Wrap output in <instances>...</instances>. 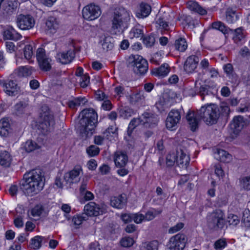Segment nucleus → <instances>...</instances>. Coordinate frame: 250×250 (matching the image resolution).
Listing matches in <instances>:
<instances>
[{"instance_id":"f257e3e1","label":"nucleus","mask_w":250,"mask_h":250,"mask_svg":"<svg viewBox=\"0 0 250 250\" xmlns=\"http://www.w3.org/2000/svg\"><path fill=\"white\" fill-rule=\"evenodd\" d=\"M220 112L216 104H211L202 106L196 113L189 111L186 116L191 130L194 131L198 127L197 117L202 119L207 125H213L217 123Z\"/></svg>"},{"instance_id":"f03ea898","label":"nucleus","mask_w":250,"mask_h":250,"mask_svg":"<svg viewBox=\"0 0 250 250\" xmlns=\"http://www.w3.org/2000/svg\"><path fill=\"white\" fill-rule=\"evenodd\" d=\"M45 178L42 171L35 169L25 173L21 181L20 188L28 196H33L38 194L43 188Z\"/></svg>"},{"instance_id":"7ed1b4c3","label":"nucleus","mask_w":250,"mask_h":250,"mask_svg":"<svg viewBox=\"0 0 250 250\" xmlns=\"http://www.w3.org/2000/svg\"><path fill=\"white\" fill-rule=\"evenodd\" d=\"M81 118L77 124L76 128L77 131L82 138L85 139L90 137L98 123L97 113L92 108L85 109L80 114Z\"/></svg>"},{"instance_id":"20e7f679","label":"nucleus","mask_w":250,"mask_h":250,"mask_svg":"<svg viewBox=\"0 0 250 250\" xmlns=\"http://www.w3.org/2000/svg\"><path fill=\"white\" fill-rule=\"evenodd\" d=\"M130 15L124 8L115 9L112 21V30L115 34L123 32L128 26Z\"/></svg>"},{"instance_id":"39448f33","label":"nucleus","mask_w":250,"mask_h":250,"mask_svg":"<svg viewBox=\"0 0 250 250\" xmlns=\"http://www.w3.org/2000/svg\"><path fill=\"white\" fill-rule=\"evenodd\" d=\"M54 125L55 120L52 112L47 106H42L40 120L37 125L38 129L43 135H46L51 131Z\"/></svg>"},{"instance_id":"423d86ee","label":"nucleus","mask_w":250,"mask_h":250,"mask_svg":"<svg viewBox=\"0 0 250 250\" xmlns=\"http://www.w3.org/2000/svg\"><path fill=\"white\" fill-rule=\"evenodd\" d=\"M207 225L210 229H221L224 226V214L221 210H216L212 212L207 216Z\"/></svg>"},{"instance_id":"0eeeda50","label":"nucleus","mask_w":250,"mask_h":250,"mask_svg":"<svg viewBox=\"0 0 250 250\" xmlns=\"http://www.w3.org/2000/svg\"><path fill=\"white\" fill-rule=\"evenodd\" d=\"M187 241L186 236L183 233H178L172 236L167 245L169 250H183Z\"/></svg>"},{"instance_id":"6e6552de","label":"nucleus","mask_w":250,"mask_h":250,"mask_svg":"<svg viewBox=\"0 0 250 250\" xmlns=\"http://www.w3.org/2000/svg\"><path fill=\"white\" fill-rule=\"evenodd\" d=\"M101 13L100 7L94 4L86 5L82 10L83 17L87 21H93L97 19Z\"/></svg>"},{"instance_id":"1a4fd4ad","label":"nucleus","mask_w":250,"mask_h":250,"mask_svg":"<svg viewBox=\"0 0 250 250\" xmlns=\"http://www.w3.org/2000/svg\"><path fill=\"white\" fill-rule=\"evenodd\" d=\"M134 72L137 74L144 75L148 70V63L146 60L139 55H135L131 62Z\"/></svg>"},{"instance_id":"9d476101","label":"nucleus","mask_w":250,"mask_h":250,"mask_svg":"<svg viewBox=\"0 0 250 250\" xmlns=\"http://www.w3.org/2000/svg\"><path fill=\"white\" fill-rule=\"evenodd\" d=\"M158 122L159 118L156 114L146 112L141 116V125L145 127L154 128L157 125Z\"/></svg>"},{"instance_id":"9b49d317","label":"nucleus","mask_w":250,"mask_h":250,"mask_svg":"<svg viewBox=\"0 0 250 250\" xmlns=\"http://www.w3.org/2000/svg\"><path fill=\"white\" fill-rule=\"evenodd\" d=\"M18 26L22 30H28L33 27L35 21L33 18L29 15L20 14L17 17Z\"/></svg>"},{"instance_id":"f8f14e48","label":"nucleus","mask_w":250,"mask_h":250,"mask_svg":"<svg viewBox=\"0 0 250 250\" xmlns=\"http://www.w3.org/2000/svg\"><path fill=\"white\" fill-rule=\"evenodd\" d=\"M36 57L40 68L44 71H49L51 69L49 59L45 54V50L39 48L37 51Z\"/></svg>"},{"instance_id":"ddd939ff","label":"nucleus","mask_w":250,"mask_h":250,"mask_svg":"<svg viewBox=\"0 0 250 250\" xmlns=\"http://www.w3.org/2000/svg\"><path fill=\"white\" fill-rule=\"evenodd\" d=\"M246 125V121L240 115L235 116L230 125L232 132L235 135L238 134Z\"/></svg>"},{"instance_id":"4468645a","label":"nucleus","mask_w":250,"mask_h":250,"mask_svg":"<svg viewBox=\"0 0 250 250\" xmlns=\"http://www.w3.org/2000/svg\"><path fill=\"white\" fill-rule=\"evenodd\" d=\"M84 214H85L87 218L88 216H97L103 214V209L100 207L99 205L95 202H90L85 205L83 209Z\"/></svg>"},{"instance_id":"2eb2a0df","label":"nucleus","mask_w":250,"mask_h":250,"mask_svg":"<svg viewBox=\"0 0 250 250\" xmlns=\"http://www.w3.org/2000/svg\"><path fill=\"white\" fill-rule=\"evenodd\" d=\"M75 57L74 49H70L65 52L57 53L56 58L57 60L62 64H67L72 61Z\"/></svg>"},{"instance_id":"dca6fc26","label":"nucleus","mask_w":250,"mask_h":250,"mask_svg":"<svg viewBox=\"0 0 250 250\" xmlns=\"http://www.w3.org/2000/svg\"><path fill=\"white\" fill-rule=\"evenodd\" d=\"M81 171H82L81 167L77 166L69 172L65 174L64 179L70 183H77L80 181L79 175Z\"/></svg>"},{"instance_id":"f3484780","label":"nucleus","mask_w":250,"mask_h":250,"mask_svg":"<svg viewBox=\"0 0 250 250\" xmlns=\"http://www.w3.org/2000/svg\"><path fill=\"white\" fill-rule=\"evenodd\" d=\"M199 58L195 55L189 56L186 60L184 66L185 71L190 73L193 72L196 68L198 62Z\"/></svg>"},{"instance_id":"a211bd4d","label":"nucleus","mask_w":250,"mask_h":250,"mask_svg":"<svg viewBox=\"0 0 250 250\" xmlns=\"http://www.w3.org/2000/svg\"><path fill=\"white\" fill-rule=\"evenodd\" d=\"M177 156H176L177 164L183 168H187L189 163V157L182 149H180V151H177Z\"/></svg>"},{"instance_id":"6ab92c4d","label":"nucleus","mask_w":250,"mask_h":250,"mask_svg":"<svg viewBox=\"0 0 250 250\" xmlns=\"http://www.w3.org/2000/svg\"><path fill=\"white\" fill-rule=\"evenodd\" d=\"M114 161L117 167H124L128 162V157L125 153L117 151L114 154Z\"/></svg>"},{"instance_id":"aec40b11","label":"nucleus","mask_w":250,"mask_h":250,"mask_svg":"<svg viewBox=\"0 0 250 250\" xmlns=\"http://www.w3.org/2000/svg\"><path fill=\"white\" fill-rule=\"evenodd\" d=\"M4 91L9 96L17 95L20 90V87L13 80H9L5 83Z\"/></svg>"},{"instance_id":"412c9836","label":"nucleus","mask_w":250,"mask_h":250,"mask_svg":"<svg viewBox=\"0 0 250 250\" xmlns=\"http://www.w3.org/2000/svg\"><path fill=\"white\" fill-rule=\"evenodd\" d=\"M151 11L150 5L146 2H142L136 12V16L139 18H144L147 17Z\"/></svg>"},{"instance_id":"4be33fe9","label":"nucleus","mask_w":250,"mask_h":250,"mask_svg":"<svg viewBox=\"0 0 250 250\" xmlns=\"http://www.w3.org/2000/svg\"><path fill=\"white\" fill-rule=\"evenodd\" d=\"M145 99L143 91H139L131 94L128 99L130 104H142L144 102Z\"/></svg>"},{"instance_id":"5701e85b","label":"nucleus","mask_w":250,"mask_h":250,"mask_svg":"<svg viewBox=\"0 0 250 250\" xmlns=\"http://www.w3.org/2000/svg\"><path fill=\"white\" fill-rule=\"evenodd\" d=\"M126 203V198L122 195L116 197H113L110 200L111 206L117 208H124L125 206Z\"/></svg>"},{"instance_id":"b1692460","label":"nucleus","mask_w":250,"mask_h":250,"mask_svg":"<svg viewBox=\"0 0 250 250\" xmlns=\"http://www.w3.org/2000/svg\"><path fill=\"white\" fill-rule=\"evenodd\" d=\"M169 71L170 67L168 64L164 63L158 68H153L151 71V73L155 76L163 77L167 75Z\"/></svg>"},{"instance_id":"393cba45","label":"nucleus","mask_w":250,"mask_h":250,"mask_svg":"<svg viewBox=\"0 0 250 250\" xmlns=\"http://www.w3.org/2000/svg\"><path fill=\"white\" fill-rule=\"evenodd\" d=\"M215 157L224 163H229L232 160V156L230 154L226 151L220 149H217Z\"/></svg>"},{"instance_id":"a878e982","label":"nucleus","mask_w":250,"mask_h":250,"mask_svg":"<svg viewBox=\"0 0 250 250\" xmlns=\"http://www.w3.org/2000/svg\"><path fill=\"white\" fill-rule=\"evenodd\" d=\"M28 105V104L26 102H19L13 106V114L17 116H20L24 114Z\"/></svg>"},{"instance_id":"bb28decb","label":"nucleus","mask_w":250,"mask_h":250,"mask_svg":"<svg viewBox=\"0 0 250 250\" xmlns=\"http://www.w3.org/2000/svg\"><path fill=\"white\" fill-rule=\"evenodd\" d=\"M118 129L115 125H110L103 132V134L106 139L112 141L118 137Z\"/></svg>"},{"instance_id":"cd10ccee","label":"nucleus","mask_w":250,"mask_h":250,"mask_svg":"<svg viewBox=\"0 0 250 250\" xmlns=\"http://www.w3.org/2000/svg\"><path fill=\"white\" fill-rule=\"evenodd\" d=\"M3 37L5 39L17 41L21 38V35L16 33L12 27L8 28L3 33Z\"/></svg>"},{"instance_id":"c85d7f7f","label":"nucleus","mask_w":250,"mask_h":250,"mask_svg":"<svg viewBox=\"0 0 250 250\" xmlns=\"http://www.w3.org/2000/svg\"><path fill=\"white\" fill-rule=\"evenodd\" d=\"M188 7L192 11L197 13L201 15H206V10L201 7L197 2L194 1H189L187 3Z\"/></svg>"},{"instance_id":"c756f323","label":"nucleus","mask_w":250,"mask_h":250,"mask_svg":"<svg viewBox=\"0 0 250 250\" xmlns=\"http://www.w3.org/2000/svg\"><path fill=\"white\" fill-rule=\"evenodd\" d=\"M11 158L10 154L6 151H0V165L4 167L10 166Z\"/></svg>"},{"instance_id":"7c9ffc66","label":"nucleus","mask_w":250,"mask_h":250,"mask_svg":"<svg viewBox=\"0 0 250 250\" xmlns=\"http://www.w3.org/2000/svg\"><path fill=\"white\" fill-rule=\"evenodd\" d=\"M155 106L159 112H162L169 108V101L163 97L160 98L159 100L156 103Z\"/></svg>"},{"instance_id":"2f4dec72","label":"nucleus","mask_w":250,"mask_h":250,"mask_svg":"<svg viewBox=\"0 0 250 250\" xmlns=\"http://www.w3.org/2000/svg\"><path fill=\"white\" fill-rule=\"evenodd\" d=\"M10 125L6 120L2 119L0 121V135L7 136L9 132Z\"/></svg>"},{"instance_id":"473e14b6","label":"nucleus","mask_w":250,"mask_h":250,"mask_svg":"<svg viewBox=\"0 0 250 250\" xmlns=\"http://www.w3.org/2000/svg\"><path fill=\"white\" fill-rule=\"evenodd\" d=\"M87 102L84 97H78L68 102V105L71 108H75L81 104L84 105Z\"/></svg>"},{"instance_id":"72a5a7b5","label":"nucleus","mask_w":250,"mask_h":250,"mask_svg":"<svg viewBox=\"0 0 250 250\" xmlns=\"http://www.w3.org/2000/svg\"><path fill=\"white\" fill-rule=\"evenodd\" d=\"M23 147L26 152H30L40 148V146L32 140H28L24 143Z\"/></svg>"},{"instance_id":"f704fd0d","label":"nucleus","mask_w":250,"mask_h":250,"mask_svg":"<svg viewBox=\"0 0 250 250\" xmlns=\"http://www.w3.org/2000/svg\"><path fill=\"white\" fill-rule=\"evenodd\" d=\"M175 48L181 51L184 52L187 48L188 44L185 39L180 38L175 41Z\"/></svg>"},{"instance_id":"c9c22d12","label":"nucleus","mask_w":250,"mask_h":250,"mask_svg":"<svg viewBox=\"0 0 250 250\" xmlns=\"http://www.w3.org/2000/svg\"><path fill=\"white\" fill-rule=\"evenodd\" d=\"M238 19V16L232 9H228L226 11V20L229 23H233Z\"/></svg>"},{"instance_id":"e433bc0d","label":"nucleus","mask_w":250,"mask_h":250,"mask_svg":"<svg viewBox=\"0 0 250 250\" xmlns=\"http://www.w3.org/2000/svg\"><path fill=\"white\" fill-rule=\"evenodd\" d=\"M15 73L20 77H26L30 75L32 73L31 69L26 66L20 67L15 71Z\"/></svg>"},{"instance_id":"4c0bfd02","label":"nucleus","mask_w":250,"mask_h":250,"mask_svg":"<svg viewBox=\"0 0 250 250\" xmlns=\"http://www.w3.org/2000/svg\"><path fill=\"white\" fill-rule=\"evenodd\" d=\"M144 35L143 30L138 27H133L129 32V37L131 39L134 38H142Z\"/></svg>"},{"instance_id":"58836bf2","label":"nucleus","mask_w":250,"mask_h":250,"mask_svg":"<svg viewBox=\"0 0 250 250\" xmlns=\"http://www.w3.org/2000/svg\"><path fill=\"white\" fill-rule=\"evenodd\" d=\"M141 125V116L138 118H133L130 122L128 129L127 134L130 136L133 129L138 125Z\"/></svg>"},{"instance_id":"ea45409f","label":"nucleus","mask_w":250,"mask_h":250,"mask_svg":"<svg viewBox=\"0 0 250 250\" xmlns=\"http://www.w3.org/2000/svg\"><path fill=\"white\" fill-rule=\"evenodd\" d=\"M46 25L50 30H56L59 26L56 19L53 17H49L46 21Z\"/></svg>"},{"instance_id":"a19ab883","label":"nucleus","mask_w":250,"mask_h":250,"mask_svg":"<svg viewBox=\"0 0 250 250\" xmlns=\"http://www.w3.org/2000/svg\"><path fill=\"white\" fill-rule=\"evenodd\" d=\"M43 237L41 236H36L31 240V248L34 249H38L41 247V243L43 239Z\"/></svg>"},{"instance_id":"79ce46f5","label":"nucleus","mask_w":250,"mask_h":250,"mask_svg":"<svg viewBox=\"0 0 250 250\" xmlns=\"http://www.w3.org/2000/svg\"><path fill=\"white\" fill-rule=\"evenodd\" d=\"M212 27L213 29H217L221 31L224 34H227L228 33V29H227L225 24L221 21H216L213 22L212 23ZM229 30H231L230 29H229Z\"/></svg>"},{"instance_id":"37998d69","label":"nucleus","mask_w":250,"mask_h":250,"mask_svg":"<svg viewBox=\"0 0 250 250\" xmlns=\"http://www.w3.org/2000/svg\"><path fill=\"white\" fill-rule=\"evenodd\" d=\"M179 122V121L172 119L170 117L167 116L166 121V125L167 129L174 130L176 128Z\"/></svg>"},{"instance_id":"c03bdc74","label":"nucleus","mask_w":250,"mask_h":250,"mask_svg":"<svg viewBox=\"0 0 250 250\" xmlns=\"http://www.w3.org/2000/svg\"><path fill=\"white\" fill-rule=\"evenodd\" d=\"M86 151L89 156L94 157L99 154L100 148L95 145H91L86 148Z\"/></svg>"},{"instance_id":"a18cd8bd","label":"nucleus","mask_w":250,"mask_h":250,"mask_svg":"<svg viewBox=\"0 0 250 250\" xmlns=\"http://www.w3.org/2000/svg\"><path fill=\"white\" fill-rule=\"evenodd\" d=\"M87 216L85 214L82 213L81 215L74 216L72 218V222L75 225L78 226L80 225L83 221L87 220Z\"/></svg>"},{"instance_id":"49530a36","label":"nucleus","mask_w":250,"mask_h":250,"mask_svg":"<svg viewBox=\"0 0 250 250\" xmlns=\"http://www.w3.org/2000/svg\"><path fill=\"white\" fill-rule=\"evenodd\" d=\"M17 6L15 5L12 1L8 2L6 5L3 6V10L8 15L12 14L16 11Z\"/></svg>"},{"instance_id":"de8ad7c7","label":"nucleus","mask_w":250,"mask_h":250,"mask_svg":"<svg viewBox=\"0 0 250 250\" xmlns=\"http://www.w3.org/2000/svg\"><path fill=\"white\" fill-rule=\"evenodd\" d=\"M43 210V207L41 205H37L33 208L31 211V215L34 217H39Z\"/></svg>"},{"instance_id":"09e8293b","label":"nucleus","mask_w":250,"mask_h":250,"mask_svg":"<svg viewBox=\"0 0 250 250\" xmlns=\"http://www.w3.org/2000/svg\"><path fill=\"white\" fill-rule=\"evenodd\" d=\"M143 41L147 47H151L154 45L155 42V39L153 35H150L144 37Z\"/></svg>"},{"instance_id":"8fccbe9b","label":"nucleus","mask_w":250,"mask_h":250,"mask_svg":"<svg viewBox=\"0 0 250 250\" xmlns=\"http://www.w3.org/2000/svg\"><path fill=\"white\" fill-rule=\"evenodd\" d=\"M234 35L233 37L234 41L237 43L240 41L244 37L242 29L241 28H238L234 30Z\"/></svg>"},{"instance_id":"3c124183","label":"nucleus","mask_w":250,"mask_h":250,"mask_svg":"<svg viewBox=\"0 0 250 250\" xmlns=\"http://www.w3.org/2000/svg\"><path fill=\"white\" fill-rule=\"evenodd\" d=\"M24 56L25 59L29 60L33 56V48L30 44L26 45L24 48Z\"/></svg>"},{"instance_id":"603ef678","label":"nucleus","mask_w":250,"mask_h":250,"mask_svg":"<svg viewBox=\"0 0 250 250\" xmlns=\"http://www.w3.org/2000/svg\"><path fill=\"white\" fill-rule=\"evenodd\" d=\"M120 243L124 247H130L133 245L134 241L133 238L128 237L123 238Z\"/></svg>"},{"instance_id":"864d4df0","label":"nucleus","mask_w":250,"mask_h":250,"mask_svg":"<svg viewBox=\"0 0 250 250\" xmlns=\"http://www.w3.org/2000/svg\"><path fill=\"white\" fill-rule=\"evenodd\" d=\"M220 116L222 115L225 117H228L230 113V109L229 106L224 104L221 105L219 108Z\"/></svg>"},{"instance_id":"5fc2aeb1","label":"nucleus","mask_w":250,"mask_h":250,"mask_svg":"<svg viewBox=\"0 0 250 250\" xmlns=\"http://www.w3.org/2000/svg\"><path fill=\"white\" fill-rule=\"evenodd\" d=\"M214 246L216 250H222L227 246V242L225 239H220L215 242Z\"/></svg>"},{"instance_id":"6e6d98bb","label":"nucleus","mask_w":250,"mask_h":250,"mask_svg":"<svg viewBox=\"0 0 250 250\" xmlns=\"http://www.w3.org/2000/svg\"><path fill=\"white\" fill-rule=\"evenodd\" d=\"M176 162V157L175 154H169L166 158V164L167 167H172Z\"/></svg>"},{"instance_id":"4d7b16f0","label":"nucleus","mask_w":250,"mask_h":250,"mask_svg":"<svg viewBox=\"0 0 250 250\" xmlns=\"http://www.w3.org/2000/svg\"><path fill=\"white\" fill-rule=\"evenodd\" d=\"M90 77L87 74L82 76L80 80V85L83 88L86 87L89 83Z\"/></svg>"},{"instance_id":"13d9d810","label":"nucleus","mask_w":250,"mask_h":250,"mask_svg":"<svg viewBox=\"0 0 250 250\" xmlns=\"http://www.w3.org/2000/svg\"><path fill=\"white\" fill-rule=\"evenodd\" d=\"M228 222L229 225L235 226L239 223V219L237 215L230 214L228 216Z\"/></svg>"},{"instance_id":"bf43d9fd","label":"nucleus","mask_w":250,"mask_h":250,"mask_svg":"<svg viewBox=\"0 0 250 250\" xmlns=\"http://www.w3.org/2000/svg\"><path fill=\"white\" fill-rule=\"evenodd\" d=\"M132 113V110L129 108H121L119 110L120 116L124 118L130 117Z\"/></svg>"},{"instance_id":"052dcab7","label":"nucleus","mask_w":250,"mask_h":250,"mask_svg":"<svg viewBox=\"0 0 250 250\" xmlns=\"http://www.w3.org/2000/svg\"><path fill=\"white\" fill-rule=\"evenodd\" d=\"M168 117H170L172 119L180 121L181 119V114L178 110H171L168 115Z\"/></svg>"},{"instance_id":"680f3d73","label":"nucleus","mask_w":250,"mask_h":250,"mask_svg":"<svg viewBox=\"0 0 250 250\" xmlns=\"http://www.w3.org/2000/svg\"><path fill=\"white\" fill-rule=\"evenodd\" d=\"M158 242L156 240H154L147 244L145 248L146 250H158Z\"/></svg>"},{"instance_id":"e2e57ef3","label":"nucleus","mask_w":250,"mask_h":250,"mask_svg":"<svg viewBox=\"0 0 250 250\" xmlns=\"http://www.w3.org/2000/svg\"><path fill=\"white\" fill-rule=\"evenodd\" d=\"M114 47V44L110 41H108V39L106 38L102 43V47L104 50L107 51L111 50Z\"/></svg>"},{"instance_id":"0e129e2a","label":"nucleus","mask_w":250,"mask_h":250,"mask_svg":"<svg viewBox=\"0 0 250 250\" xmlns=\"http://www.w3.org/2000/svg\"><path fill=\"white\" fill-rule=\"evenodd\" d=\"M184 224L183 223H179L175 226L170 228L168 230V232L170 233H174L181 229L184 227Z\"/></svg>"},{"instance_id":"69168bd1","label":"nucleus","mask_w":250,"mask_h":250,"mask_svg":"<svg viewBox=\"0 0 250 250\" xmlns=\"http://www.w3.org/2000/svg\"><path fill=\"white\" fill-rule=\"evenodd\" d=\"M242 222L244 225L247 228H250V215L248 213L243 214Z\"/></svg>"},{"instance_id":"338daca9","label":"nucleus","mask_w":250,"mask_h":250,"mask_svg":"<svg viewBox=\"0 0 250 250\" xmlns=\"http://www.w3.org/2000/svg\"><path fill=\"white\" fill-rule=\"evenodd\" d=\"M144 219L145 216L142 214H132V220L137 224L141 223Z\"/></svg>"},{"instance_id":"774afa93","label":"nucleus","mask_w":250,"mask_h":250,"mask_svg":"<svg viewBox=\"0 0 250 250\" xmlns=\"http://www.w3.org/2000/svg\"><path fill=\"white\" fill-rule=\"evenodd\" d=\"M242 186L246 190H250V175L242 179Z\"/></svg>"}]
</instances>
